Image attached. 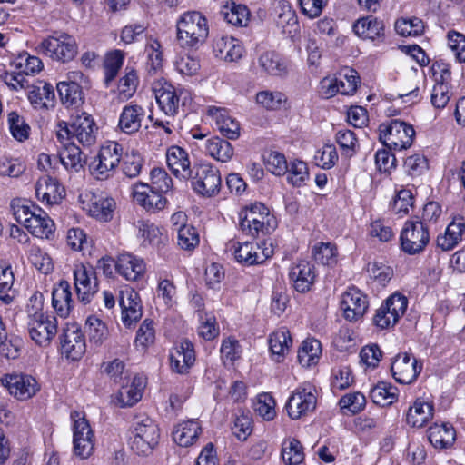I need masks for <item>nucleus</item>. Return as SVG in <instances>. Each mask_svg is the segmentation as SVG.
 <instances>
[{"instance_id":"nucleus-31","label":"nucleus","mask_w":465,"mask_h":465,"mask_svg":"<svg viewBox=\"0 0 465 465\" xmlns=\"http://www.w3.org/2000/svg\"><path fill=\"white\" fill-rule=\"evenodd\" d=\"M433 404L418 399L409 407L406 422L413 428L425 426L433 417Z\"/></svg>"},{"instance_id":"nucleus-6","label":"nucleus","mask_w":465,"mask_h":465,"mask_svg":"<svg viewBox=\"0 0 465 465\" xmlns=\"http://www.w3.org/2000/svg\"><path fill=\"white\" fill-rule=\"evenodd\" d=\"M415 136L411 124L393 119L379 126V139L389 149L401 151L409 148Z\"/></svg>"},{"instance_id":"nucleus-56","label":"nucleus","mask_w":465,"mask_h":465,"mask_svg":"<svg viewBox=\"0 0 465 465\" xmlns=\"http://www.w3.org/2000/svg\"><path fill=\"white\" fill-rule=\"evenodd\" d=\"M60 162L67 170L78 171L83 166L82 152L75 144L69 143L59 154Z\"/></svg>"},{"instance_id":"nucleus-54","label":"nucleus","mask_w":465,"mask_h":465,"mask_svg":"<svg viewBox=\"0 0 465 465\" xmlns=\"http://www.w3.org/2000/svg\"><path fill=\"white\" fill-rule=\"evenodd\" d=\"M224 19L233 25L246 26L250 20V12L247 6L232 3L223 11Z\"/></svg>"},{"instance_id":"nucleus-60","label":"nucleus","mask_w":465,"mask_h":465,"mask_svg":"<svg viewBox=\"0 0 465 465\" xmlns=\"http://www.w3.org/2000/svg\"><path fill=\"white\" fill-rule=\"evenodd\" d=\"M124 59V54L121 50H114L107 54L104 61L105 82L113 81L118 74Z\"/></svg>"},{"instance_id":"nucleus-58","label":"nucleus","mask_w":465,"mask_h":465,"mask_svg":"<svg viewBox=\"0 0 465 465\" xmlns=\"http://www.w3.org/2000/svg\"><path fill=\"white\" fill-rule=\"evenodd\" d=\"M200 242L196 229L192 225H182L177 228V244L185 251H192Z\"/></svg>"},{"instance_id":"nucleus-46","label":"nucleus","mask_w":465,"mask_h":465,"mask_svg":"<svg viewBox=\"0 0 465 465\" xmlns=\"http://www.w3.org/2000/svg\"><path fill=\"white\" fill-rule=\"evenodd\" d=\"M138 237L143 239V245H152L159 247L164 243L166 236L163 229L148 221H141L138 224Z\"/></svg>"},{"instance_id":"nucleus-57","label":"nucleus","mask_w":465,"mask_h":465,"mask_svg":"<svg viewBox=\"0 0 465 465\" xmlns=\"http://www.w3.org/2000/svg\"><path fill=\"white\" fill-rule=\"evenodd\" d=\"M315 262L323 265H333L337 262V249L331 242H319L312 248Z\"/></svg>"},{"instance_id":"nucleus-1","label":"nucleus","mask_w":465,"mask_h":465,"mask_svg":"<svg viewBox=\"0 0 465 465\" xmlns=\"http://www.w3.org/2000/svg\"><path fill=\"white\" fill-rule=\"evenodd\" d=\"M177 40L182 47H198L209 34L206 17L200 12L183 13L176 22Z\"/></svg>"},{"instance_id":"nucleus-32","label":"nucleus","mask_w":465,"mask_h":465,"mask_svg":"<svg viewBox=\"0 0 465 465\" xmlns=\"http://www.w3.org/2000/svg\"><path fill=\"white\" fill-rule=\"evenodd\" d=\"M15 276L11 264L6 261H0V302L10 305L15 300L18 292L14 287Z\"/></svg>"},{"instance_id":"nucleus-36","label":"nucleus","mask_w":465,"mask_h":465,"mask_svg":"<svg viewBox=\"0 0 465 465\" xmlns=\"http://www.w3.org/2000/svg\"><path fill=\"white\" fill-rule=\"evenodd\" d=\"M54 90L52 84L39 82L28 92V100L35 109H48L54 105Z\"/></svg>"},{"instance_id":"nucleus-15","label":"nucleus","mask_w":465,"mask_h":465,"mask_svg":"<svg viewBox=\"0 0 465 465\" xmlns=\"http://www.w3.org/2000/svg\"><path fill=\"white\" fill-rule=\"evenodd\" d=\"M118 300L122 309V322L125 327L129 328L143 315L139 294L133 288L125 287L119 292Z\"/></svg>"},{"instance_id":"nucleus-47","label":"nucleus","mask_w":465,"mask_h":465,"mask_svg":"<svg viewBox=\"0 0 465 465\" xmlns=\"http://www.w3.org/2000/svg\"><path fill=\"white\" fill-rule=\"evenodd\" d=\"M371 401L379 406H389L397 401L398 389L385 381L378 382L370 391Z\"/></svg>"},{"instance_id":"nucleus-7","label":"nucleus","mask_w":465,"mask_h":465,"mask_svg":"<svg viewBox=\"0 0 465 465\" xmlns=\"http://www.w3.org/2000/svg\"><path fill=\"white\" fill-rule=\"evenodd\" d=\"M70 418L73 422L74 454L82 460L87 459L92 455L94 449V433L84 412L73 411Z\"/></svg>"},{"instance_id":"nucleus-53","label":"nucleus","mask_w":465,"mask_h":465,"mask_svg":"<svg viewBox=\"0 0 465 465\" xmlns=\"http://www.w3.org/2000/svg\"><path fill=\"white\" fill-rule=\"evenodd\" d=\"M7 123L12 136L18 142L28 139L31 128L25 118L12 111L7 115Z\"/></svg>"},{"instance_id":"nucleus-35","label":"nucleus","mask_w":465,"mask_h":465,"mask_svg":"<svg viewBox=\"0 0 465 465\" xmlns=\"http://www.w3.org/2000/svg\"><path fill=\"white\" fill-rule=\"evenodd\" d=\"M428 438L434 448L446 449L454 443L456 432L453 426L448 422L435 423L430 427Z\"/></svg>"},{"instance_id":"nucleus-25","label":"nucleus","mask_w":465,"mask_h":465,"mask_svg":"<svg viewBox=\"0 0 465 465\" xmlns=\"http://www.w3.org/2000/svg\"><path fill=\"white\" fill-rule=\"evenodd\" d=\"M289 277L297 292H309L316 279L314 265L301 260L290 269Z\"/></svg>"},{"instance_id":"nucleus-55","label":"nucleus","mask_w":465,"mask_h":465,"mask_svg":"<svg viewBox=\"0 0 465 465\" xmlns=\"http://www.w3.org/2000/svg\"><path fill=\"white\" fill-rule=\"evenodd\" d=\"M85 331L89 336L90 341L95 344H101L108 337V329L105 323L94 315L87 318Z\"/></svg>"},{"instance_id":"nucleus-5","label":"nucleus","mask_w":465,"mask_h":465,"mask_svg":"<svg viewBox=\"0 0 465 465\" xmlns=\"http://www.w3.org/2000/svg\"><path fill=\"white\" fill-rule=\"evenodd\" d=\"M132 433L131 449L138 455H150L159 443V428L149 417L137 419Z\"/></svg>"},{"instance_id":"nucleus-41","label":"nucleus","mask_w":465,"mask_h":465,"mask_svg":"<svg viewBox=\"0 0 465 465\" xmlns=\"http://www.w3.org/2000/svg\"><path fill=\"white\" fill-rule=\"evenodd\" d=\"M268 342L275 361H281L289 352L292 340L289 331L286 328H281L270 335Z\"/></svg>"},{"instance_id":"nucleus-61","label":"nucleus","mask_w":465,"mask_h":465,"mask_svg":"<svg viewBox=\"0 0 465 465\" xmlns=\"http://www.w3.org/2000/svg\"><path fill=\"white\" fill-rule=\"evenodd\" d=\"M314 163L322 169H331L338 161V153L333 144H325L317 150L313 156Z\"/></svg>"},{"instance_id":"nucleus-40","label":"nucleus","mask_w":465,"mask_h":465,"mask_svg":"<svg viewBox=\"0 0 465 465\" xmlns=\"http://www.w3.org/2000/svg\"><path fill=\"white\" fill-rule=\"evenodd\" d=\"M35 211L26 224V229L35 237L49 238L54 231V223L44 210L39 208Z\"/></svg>"},{"instance_id":"nucleus-8","label":"nucleus","mask_w":465,"mask_h":465,"mask_svg":"<svg viewBox=\"0 0 465 465\" xmlns=\"http://www.w3.org/2000/svg\"><path fill=\"white\" fill-rule=\"evenodd\" d=\"M191 181L193 190L205 197L216 195L221 189L222 179L217 168L210 163L194 164Z\"/></svg>"},{"instance_id":"nucleus-28","label":"nucleus","mask_w":465,"mask_h":465,"mask_svg":"<svg viewBox=\"0 0 465 465\" xmlns=\"http://www.w3.org/2000/svg\"><path fill=\"white\" fill-rule=\"evenodd\" d=\"M74 305L70 283L65 280L60 281L52 291L53 308L61 318H67Z\"/></svg>"},{"instance_id":"nucleus-52","label":"nucleus","mask_w":465,"mask_h":465,"mask_svg":"<svg viewBox=\"0 0 465 465\" xmlns=\"http://www.w3.org/2000/svg\"><path fill=\"white\" fill-rule=\"evenodd\" d=\"M120 162L123 174L130 179L137 177L141 173L143 166L142 155L135 151L126 153L122 156Z\"/></svg>"},{"instance_id":"nucleus-45","label":"nucleus","mask_w":465,"mask_h":465,"mask_svg":"<svg viewBox=\"0 0 465 465\" xmlns=\"http://www.w3.org/2000/svg\"><path fill=\"white\" fill-rule=\"evenodd\" d=\"M322 355V344L316 339H307L302 341L298 351V361L303 367L317 364Z\"/></svg>"},{"instance_id":"nucleus-34","label":"nucleus","mask_w":465,"mask_h":465,"mask_svg":"<svg viewBox=\"0 0 465 465\" xmlns=\"http://www.w3.org/2000/svg\"><path fill=\"white\" fill-rule=\"evenodd\" d=\"M202 428L197 420H188L178 423L173 431V440L181 447L193 445L199 438Z\"/></svg>"},{"instance_id":"nucleus-23","label":"nucleus","mask_w":465,"mask_h":465,"mask_svg":"<svg viewBox=\"0 0 465 465\" xmlns=\"http://www.w3.org/2000/svg\"><path fill=\"white\" fill-rule=\"evenodd\" d=\"M145 117V110L142 105L130 103L123 107L119 115V130L126 134L139 132Z\"/></svg>"},{"instance_id":"nucleus-16","label":"nucleus","mask_w":465,"mask_h":465,"mask_svg":"<svg viewBox=\"0 0 465 465\" xmlns=\"http://www.w3.org/2000/svg\"><path fill=\"white\" fill-rule=\"evenodd\" d=\"M369 306L367 296L357 288H349L341 296V309L350 322L360 320L367 312Z\"/></svg>"},{"instance_id":"nucleus-22","label":"nucleus","mask_w":465,"mask_h":465,"mask_svg":"<svg viewBox=\"0 0 465 465\" xmlns=\"http://www.w3.org/2000/svg\"><path fill=\"white\" fill-rule=\"evenodd\" d=\"M171 369L180 374L187 372L195 361V352L193 343L188 340H183L170 351Z\"/></svg>"},{"instance_id":"nucleus-20","label":"nucleus","mask_w":465,"mask_h":465,"mask_svg":"<svg viewBox=\"0 0 465 465\" xmlns=\"http://www.w3.org/2000/svg\"><path fill=\"white\" fill-rule=\"evenodd\" d=\"M242 42L232 36H217L213 41V53L214 56L224 62H238L244 54Z\"/></svg>"},{"instance_id":"nucleus-2","label":"nucleus","mask_w":465,"mask_h":465,"mask_svg":"<svg viewBox=\"0 0 465 465\" xmlns=\"http://www.w3.org/2000/svg\"><path fill=\"white\" fill-rule=\"evenodd\" d=\"M239 226L244 234L257 237L260 233L270 234L274 231L277 221L265 204L255 203L241 213Z\"/></svg>"},{"instance_id":"nucleus-33","label":"nucleus","mask_w":465,"mask_h":465,"mask_svg":"<svg viewBox=\"0 0 465 465\" xmlns=\"http://www.w3.org/2000/svg\"><path fill=\"white\" fill-rule=\"evenodd\" d=\"M465 220L459 216L447 226L444 234L437 237V245L443 251H450L462 240Z\"/></svg>"},{"instance_id":"nucleus-9","label":"nucleus","mask_w":465,"mask_h":465,"mask_svg":"<svg viewBox=\"0 0 465 465\" xmlns=\"http://www.w3.org/2000/svg\"><path fill=\"white\" fill-rule=\"evenodd\" d=\"M316 389L310 383L298 386L289 397L285 410L292 420H298L312 412L317 405Z\"/></svg>"},{"instance_id":"nucleus-10","label":"nucleus","mask_w":465,"mask_h":465,"mask_svg":"<svg viewBox=\"0 0 465 465\" xmlns=\"http://www.w3.org/2000/svg\"><path fill=\"white\" fill-rule=\"evenodd\" d=\"M400 242L401 250L409 255L423 252L430 242L427 225L419 221H406L401 232Z\"/></svg>"},{"instance_id":"nucleus-14","label":"nucleus","mask_w":465,"mask_h":465,"mask_svg":"<svg viewBox=\"0 0 465 465\" xmlns=\"http://www.w3.org/2000/svg\"><path fill=\"white\" fill-rule=\"evenodd\" d=\"M155 99L160 110L169 117H174L179 111L182 90L166 81H158L153 84Z\"/></svg>"},{"instance_id":"nucleus-24","label":"nucleus","mask_w":465,"mask_h":465,"mask_svg":"<svg viewBox=\"0 0 465 465\" xmlns=\"http://www.w3.org/2000/svg\"><path fill=\"white\" fill-rule=\"evenodd\" d=\"M206 114L213 120L220 133L228 139L235 140L240 135L239 123L223 107L208 106Z\"/></svg>"},{"instance_id":"nucleus-51","label":"nucleus","mask_w":465,"mask_h":465,"mask_svg":"<svg viewBox=\"0 0 465 465\" xmlns=\"http://www.w3.org/2000/svg\"><path fill=\"white\" fill-rule=\"evenodd\" d=\"M395 31L401 36H420L424 32V23L418 17H401L395 22Z\"/></svg>"},{"instance_id":"nucleus-11","label":"nucleus","mask_w":465,"mask_h":465,"mask_svg":"<svg viewBox=\"0 0 465 465\" xmlns=\"http://www.w3.org/2000/svg\"><path fill=\"white\" fill-rule=\"evenodd\" d=\"M123 156V147L116 142H107L104 144L92 164V173L99 180L106 179L120 163Z\"/></svg>"},{"instance_id":"nucleus-37","label":"nucleus","mask_w":465,"mask_h":465,"mask_svg":"<svg viewBox=\"0 0 465 465\" xmlns=\"http://www.w3.org/2000/svg\"><path fill=\"white\" fill-rule=\"evenodd\" d=\"M143 391V380L135 376L130 385L121 387L114 397V402L121 408L132 407L142 399Z\"/></svg>"},{"instance_id":"nucleus-48","label":"nucleus","mask_w":465,"mask_h":465,"mask_svg":"<svg viewBox=\"0 0 465 465\" xmlns=\"http://www.w3.org/2000/svg\"><path fill=\"white\" fill-rule=\"evenodd\" d=\"M282 457L287 465H299L304 460L303 448L301 442L290 438L283 440L282 445Z\"/></svg>"},{"instance_id":"nucleus-44","label":"nucleus","mask_w":465,"mask_h":465,"mask_svg":"<svg viewBox=\"0 0 465 465\" xmlns=\"http://www.w3.org/2000/svg\"><path fill=\"white\" fill-rule=\"evenodd\" d=\"M205 152L213 159L222 163L230 161L234 153L232 144L217 136L208 139L205 143Z\"/></svg>"},{"instance_id":"nucleus-64","label":"nucleus","mask_w":465,"mask_h":465,"mask_svg":"<svg viewBox=\"0 0 465 465\" xmlns=\"http://www.w3.org/2000/svg\"><path fill=\"white\" fill-rule=\"evenodd\" d=\"M448 46L459 63H465V35L451 30L447 34Z\"/></svg>"},{"instance_id":"nucleus-26","label":"nucleus","mask_w":465,"mask_h":465,"mask_svg":"<svg viewBox=\"0 0 465 465\" xmlns=\"http://www.w3.org/2000/svg\"><path fill=\"white\" fill-rule=\"evenodd\" d=\"M114 267L119 275L131 282L139 280L146 269L143 259L129 252L119 254Z\"/></svg>"},{"instance_id":"nucleus-59","label":"nucleus","mask_w":465,"mask_h":465,"mask_svg":"<svg viewBox=\"0 0 465 465\" xmlns=\"http://www.w3.org/2000/svg\"><path fill=\"white\" fill-rule=\"evenodd\" d=\"M359 76L357 72L352 69H345L336 77V84L339 87L340 94L344 95L353 94L358 87Z\"/></svg>"},{"instance_id":"nucleus-50","label":"nucleus","mask_w":465,"mask_h":465,"mask_svg":"<svg viewBox=\"0 0 465 465\" xmlns=\"http://www.w3.org/2000/svg\"><path fill=\"white\" fill-rule=\"evenodd\" d=\"M57 91L62 103L67 106H78L83 102V92L80 85L60 82L57 84Z\"/></svg>"},{"instance_id":"nucleus-17","label":"nucleus","mask_w":465,"mask_h":465,"mask_svg":"<svg viewBox=\"0 0 465 465\" xmlns=\"http://www.w3.org/2000/svg\"><path fill=\"white\" fill-rule=\"evenodd\" d=\"M391 371L395 381L401 384L413 382L421 371L416 358L404 352L398 354L391 363Z\"/></svg>"},{"instance_id":"nucleus-42","label":"nucleus","mask_w":465,"mask_h":465,"mask_svg":"<svg viewBox=\"0 0 465 465\" xmlns=\"http://www.w3.org/2000/svg\"><path fill=\"white\" fill-rule=\"evenodd\" d=\"M450 72L443 70L440 78H436V84L433 86L430 100L436 108H444L450 98Z\"/></svg>"},{"instance_id":"nucleus-29","label":"nucleus","mask_w":465,"mask_h":465,"mask_svg":"<svg viewBox=\"0 0 465 465\" xmlns=\"http://www.w3.org/2000/svg\"><path fill=\"white\" fill-rule=\"evenodd\" d=\"M61 350L68 359H80L85 351V341L82 331L79 329L65 330L61 340Z\"/></svg>"},{"instance_id":"nucleus-39","label":"nucleus","mask_w":465,"mask_h":465,"mask_svg":"<svg viewBox=\"0 0 465 465\" xmlns=\"http://www.w3.org/2000/svg\"><path fill=\"white\" fill-rule=\"evenodd\" d=\"M353 31L363 39L375 40L383 35L384 25L378 18L368 15L355 22Z\"/></svg>"},{"instance_id":"nucleus-12","label":"nucleus","mask_w":465,"mask_h":465,"mask_svg":"<svg viewBox=\"0 0 465 465\" xmlns=\"http://www.w3.org/2000/svg\"><path fill=\"white\" fill-rule=\"evenodd\" d=\"M1 381L9 393L19 401L32 398L40 390L37 381L29 374H6L1 379Z\"/></svg>"},{"instance_id":"nucleus-49","label":"nucleus","mask_w":465,"mask_h":465,"mask_svg":"<svg viewBox=\"0 0 465 465\" xmlns=\"http://www.w3.org/2000/svg\"><path fill=\"white\" fill-rule=\"evenodd\" d=\"M408 300L406 296L401 293H393L381 305L380 309H384V312L391 316L395 323L399 319L403 316L407 310Z\"/></svg>"},{"instance_id":"nucleus-43","label":"nucleus","mask_w":465,"mask_h":465,"mask_svg":"<svg viewBox=\"0 0 465 465\" xmlns=\"http://www.w3.org/2000/svg\"><path fill=\"white\" fill-rule=\"evenodd\" d=\"M115 202L113 198L93 196L88 205L89 214L95 219L107 222L112 219Z\"/></svg>"},{"instance_id":"nucleus-38","label":"nucleus","mask_w":465,"mask_h":465,"mask_svg":"<svg viewBox=\"0 0 465 465\" xmlns=\"http://www.w3.org/2000/svg\"><path fill=\"white\" fill-rule=\"evenodd\" d=\"M259 66L267 74L274 76L286 75L288 62L275 51H266L258 59Z\"/></svg>"},{"instance_id":"nucleus-3","label":"nucleus","mask_w":465,"mask_h":465,"mask_svg":"<svg viewBox=\"0 0 465 465\" xmlns=\"http://www.w3.org/2000/svg\"><path fill=\"white\" fill-rule=\"evenodd\" d=\"M36 51L53 61L64 64L74 59L78 53V44L73 35L64 32H54L40 42Z\"/></svg>"},{"instance_id":"nucleus-19","label":"nucleus","mask_w":465,"mask_h":465,"mask_svg":"<svg viewBox=\"0 0 465 465\" xmlns=\"http://www.w3.org/2000/svg\"><path fill=\"white\" fill-rule=\"evenodd\" d=\"M133 199L148 212L163 210L167 200L163 193L151 188L148 183H137L133 186Z\"/></svg>"},{"instance_id":"nucleus-63","label":"nucleus","mask_w":465,"mask_h":465,"mask_svg":"<svg viewBox=\"0 0 465 465\" xmlns=\"http://www.w3.org/2000/svg\"><path fill=\"white\" fill-rule=\"evenodd\" d=\"M139 83L137 72L133 67L126 66L125 74L120 79L118 88L124 98H130L136 91Z\"/></svg>"},{"instance_id":"nucleus-18","label":"nucleus","mask_w":465,"mask_h":465,"mask_svg":"<svg viewBox=\"0 0 465 465\" xmlns=\"http://www.w3.org/2000/svg\"><path fill=\"white\" fill-rule=\"evenodd\" d=\"M74 287L79 300L86 303L97 292L95 272L91 266L77 264L74 269Z\"/></svg>"},{"instance_id":"nucleus-27","label":"nucleus","mask_w":465,"mask_h":465,"mask_svg":"<svg viewBox=\"0 0 465 465\" xmlns=\"http://www.w3.org/2000/svg\"><path fill=\"white\" fill-rule=\"evenodd\" d=\"M166 162L168 167L177 178L188 180L192 177L193 165L188 157L187 152L180 146H171L166 152Z\"/></svg>"},{"instance_id":"nucleus-62","label":"nucleus","mask_w":465,"mask_h":465,"mask_svg":"<svg viewBox=\"0 0 465 465\" xmlns=\"http://www.w3.org/2000/svg\"><path fill=\"white\" fill-rule=\"evenodd\" d=\"M28 259L30 262L42 273L48 274L53 271L51 258L46 252L37 246H32L29 250Z\"/></svg>"},{"instance_id":"nucleus-21","label":"nucleus","mask_w":465,"mask_h":465,"mask_svg":"<svg viewBox=\"0 0 465 465\" xmlns=\"http://www.w3.org/2000/svg\"><path fill=\"white\" fill-rule=\"evenodd\" d=\"M97 130L94 119L86 113L75 116L71 123L72 137L84 147L95 143Z\"/></svg>"},{"instance_id":"nucleus-30","label":"nucleus","mask_w":465,"mask_h":465,"mask_svg":"<svg viewBox=\"0 0 465 465\" xmlns=\"http://www.w3.org/2000/svg\"><path fill=\"white\" fill-rule=\"evenodd\" d=\"M64 190L56 180L45 176L40 178L35 184V195L41 202L47 204L58 203L64 197Z\"/></svg>"},{"instance_id":"nucleus-4","label":"nucleus","mask_w":465,"mask_h":465,"mask_svg":"<svg viewBox=\"0 0 465 465\" xmlns=\"http://www.w3.org/2000/svg\"><path fill=\"white\" fill-rule=\"evenodd\" d=\"M26 329L30 339L36 345L46 348L57 334V319L51 312H28Z\"/></svg>"},{"instance_id":"nucleus-13","label":"nucleus","mask_w":465,"mask_h":465,"mask_svg":"<svg viewBox=\"0 0 465 465\" xmlns=\"http://www.w3.org/2000/svg\"><path fill=\"white\" fill-rule=\"evenodd\" d=\"M231 248L236 261L245 265L260 264L272 255V245L262 246L255 242H245L243 243L232 242Z\"/></svg>"}]
</instances>
